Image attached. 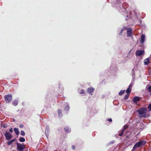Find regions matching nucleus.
I'll return each instance as SVG.
<instances>
[{
  "instance_id": "f257e3e1",
  "label": "nucleus",
  "mask_w": 151,
  "mask_h": 151,
  "mask_svg": "<svg viewBox=\"0 0 151 151\" xmlns=\"http://www.w3.org/2000/svg\"><path fill=\"white\" fill-rule=\"evenodd\" d=\"M146 109L143 108L138 109L137 112L139 114V117L141 118L142 117H146Z\"/></svg>"
},
{
  "instance_id": "f03ea898",
  "label": "nucleus",
  "mask_w": 151,
  "mask_h": 151,
  "mask_svg": "<svg viewBox=\"0 0 151 151\" xmlns=\"http://www.w3.org/2000/svg\"><path fill=\"white\" fill-rule=\"evenodd\" d=\"M17 149L19 151H23L25 148L24 145L23 144H21L19 143H17Z\"/></svg>"
},
{
  "instance_id": "7ed1b4c3",
  "label": "nucleus",
  "mask_w": 151,
  "mask_h": 151,
  "mask_svg": "<svg viewBox=\"0 0 151 151\" xmlns=\"http://www.w3.org/2000/svg\"><path fill=\"white\" fill-rule=\"evenodd\" d=\"M4 98L7 103H9L12 99V96L11 94H8L5 96Z\"/></svg>"
},
{
  "instance_id": "20e7f679",
  "label": "nucleus",
  "mask_w": 151,
  "mask_h": 151,
  "mask_svg": "<svg viewBox=\"0 0 151 151\" xmlns=\"http://www.w3.org/2000/svg\"><path fill=\"white\" fill-rule=\"evenodd\" d=\"M70 109L69 104L68 102H65L64 104V109L65 111H68Z\"/></svg>"
},
{
  "instance_id": "39448f33",
  "label": "nucleus",
  "mask_w": 151,
  "mask_h": 151,
  "mask_svg": "<svg viewBox=\"0 0 151 151\" xmlns=\"http://www.w3.org/2000/svg\"><path fill=\"white\" fill-rule=\"evenodd\" d=\"M4 135L6 137V139L7 140H9L12 138V134L8 132H6Z\"/></svg>"
},
{
  "instance_id": "423d86ee",
  "label": "nucleus",
  "mask_w": 151,
  "mask_h": 151,
  "mask_svg": "<svg viewBox=\"0 0 151 151\" xmlns=\"http://www.w3.org/2000/svg\"><path fill=\"white\" fill-rule=\"evenodd\" d=\"M127 37H130L132 35V29L130 28L127 29Z\"/></svg>"
},
{
  "instance_id": "0eeeda50",
  "label": "nucleus",
  "mask_w": 151,
  "mask_h": 151,
  "mask_svg": "<svg viewBox=\"0 0 151 151\" xmlns=\"http://www.w3.org/2000/svg\"><path fill=\"white\" fill-rule=\"evenodd\" d=\"M144 51L142 50L137 51L136 54L137 56H140L144 53Z\"/></svg>"
},
{
  "instance_id": "6e6552de",
  "label": "nucleus",
  "mask_w": 151,
  "mask_h": 151,
  "mask_svg": "<svg viewBox=\"0 0 151 151\" xmlns=\"http://www.w3.org/2000/svg\"><path fill=\"white\" fill-rule=\"evenodd\" d=\"M140 100V98L138 96H135L132 99V100L135 104L136 102Z\"/></svg>"
},
{
  "instance_id": "1a4fd4ad",
  "label": "nucleus",
  "mask_w": 151,
  "mask_h": 151,
  "mask_svg": "<svg viewBox=\"0 0 151 151\" xmlns=\"http://www.w3.org/2000/svg\"><path fill=\"white\" fill-rule=\"evenodd\" d=\"M145 36L144 35H142L141 37L140 42L141 44H143L145 41Z\"/></svg>"
},
{
  "instance_id": "9d476101",
  "label": "nucleus",
  "mask_w": 151,
  "mask_h": 151,
  "mask_svg": "<svg viewBox=\"0 0 151 151\" xmlns=\"http://www.w3.org/2000/svg\"><path fill=\"white\" fill-rule=\"evenodd\" d=\"M138 142L140 147L144 146L146 142V141L144 140H141Z\"/></svg>"
},
{
  "instance_id": "9b49d317",
  "label": "nucleus",
  "mask_w": 151,
  "mask_h": 151,
  "mask_svg": "<svg viewBox=\"0 0 151 151\" xmlns=\"http://www.w3.org/2000/svg\"><path fill=\"white\" fill-rule=\"evenodd\" d=\"M140 147L138 142L136 143L134 146L132 150H134L135 149L138 148Z\"/></svg>"
},
{
  "instance_id": "f8f14e48",
  "label": "nucleus",
  "mask_w": 151,
  "mask_h": 151,
  "mask_svg": "<svg viewBox=\"0 0 151 151\" xmlns=\"http://www.w3.org/2000/svg\"><path fill=\"white\" fill-rule=\"evenodd\" d=\"M94 89L93 88H88L87 91L88 93H91L94 91Z\"/></svg>"
},
{
  "instance_id": "ddd939ff",
  "label": "nucleus",
  "mask_w": 151,
  "mask_h": 151,
  "mask_svg": "<svg viewBox=\"0 0 151 151\" xmlns=\"http://www.w3.org/2000/svg\"><path fill=\"white\" fill-rule=\"evenodd\" d=\"M58 116L59 117H61L63 115L62 110L60 109H59L58 110Z\"/></svg>"
},
{
  "instance_id": "4468645a",
  "label": "nucleus",
  "mask_w": 151,
  "mask_h": 151,
  "mask_svg": "<svg viewBox=\"0 0 151 151\" xmlns=\"http://www.w3.org/2000/svg\"><path fill=\"white\" fill-rule=\"evenodd\" d=\"M134 12V15H132V14H131L130 15V17L132 19H135L137 18V16L136 14L134 12Z\"/></svg>"
},
{
  "instance_id": "2eb2a0df",
  "label": "nucleus",
  "mask_w": 151,
  "mask_h": 151,
  "mask_svg": "<svg viewBox=\"0 0 151 151\" xmlns=\"http://www.w3.org/2000/svg\"><path fill=\"white\" fill-rule=\"evenodd\" d=\"M64 130L67 133H70L71 131V129L70 128H68V127H66L64 128Z\"/></svg>"
},
{
  "instance_id": "dca6fc26",
  "label": "nucleus",
  "mask_w": 151,
  "mask_h": 151,
  "mask_svg": "<svg viewBox=\"0 0 151 151\" xmlns=\"http://www.w3.org/2000/svg\"><path fill=\"white\" fill-rule=\"evenodd\" d=\"M150 61V59L149 58H147L145 59L144 60V63L145 65H147L148 64Z\"/></svg>"
},
{
  "instance_id": "f3484780",
  "label": "nucleus",
  "mask_w": 151,
  "mask_h": 151,
  "mask_svg": "<svg viewBox=\"0 0 151 151\" xmlns=\"http://www.w3.org/2000/svg\"><path fill=\"white\" fill-rule=\"evenodd\" d=\"M18 104V101L17 100H14L12 103V104L14 106H16Z\"/></svg>"
},
{
  "instance_id": "a211bd4d",
  "label": "nucleus",
  "mask_w": 151,
  "mask_h": 151,
  "mask_svg": "<svg viewBox=\"0 0 151 151\" xmlns=\"http://www.w3.org/2000/svg\"><path fill=\"white\" fill-rule=\"evenodd\" d=\"M14 130L17 135H18L19 134V132L18 129L17 128H14Z\"/></svg>"
},
{
  "instance_id": "6ab92c4d",
  "label": "nucleus",
  "mask_w": 151,
  "mask_h": 151,
  "mask_svg": "<svg viewBox=\"0 0 151 151\" xmlns=\"http://www.w3.org/2000/svg\"><path fill=\"white\" fill-rule=\"evenodd\" d=\"M126 27H124L121 29L120 32L119 34V35H122V33L123 32L124 30H126Z\"/></svg>"
},
{
  "instance_id": "aec40b11",
  "label": "nucleus",
  "mask_w": 151,
  "mask_h": 151,
  "mask_svg": "<svg viewBox=\"0 0 151 151\" xmlns=\"http://www.w3.org/2000/svg\"><path fill=\"white\" fill-rule=\"evenodd\" d=\"M50 128L49 127L47 126L45 130V133L49 134Z\"/></svg>"
},
{
  "instance_id": "412c9836",
  "label": "nucleus",
  "mask_w": 151,
  "mask_h": 151,
  "mask_svg": "<svg viewBox=\"0 0 151 151\" xmlns=\"http://www.w3.org/2000/svg\"><path fill=\"white\" fill-rule=\"evenodd\" d=\"M19 141L21 142H23L25 141V139L23 137H21L20 138Z\"/></svg>"
},
{
  "instance_id": "4be33fe9",
  "label": "nucleus",
  "mask_w": 151,
  "mask_h": 151,
  "mask_svg": "<svg viewBox=\"0 0 151 151\" xmlns=\"http://www.w3.org/2000/svg\"><path fill=\"white\" fill-rule=\"evenodd\" d=\"M125 90H124L123 91H121L120 92H119V96H122V95L123 93L125 92Z\"/></svg>"
},
{
  "instance_id": "5701e85b",
  "label": "nucleus",
  "mask_w": 151,
  "mask_h": 151,
  "mask_svg": "<svg viewBox=\"0 0 151 151\" xmlns=\"http://www.w3.org/2000/svg\"><path fill=\"white\" fill-rule=\"evenodd\" d=\"M131 89L129 88H128L126 90V93L127 94H129L131 92Z\"/></svg>"
},
{
  "instance_id": "b1692460",
  "label": "nucleus",
  "mask_w": 151,
  "mask_h": 151,
  "mask_svg": "<svg viewBox=\"0 0 151 151\" xmlns=\"http://www.w3.org/2000/svg\"><path fill=\"white\" fill-rule=\"evenodd\" d=\"M20 134L23 136H24L25 134L24 132L23 131H21Z\"/></svg>"
},
{
  "instance_id": "393cba45",
  "label": "nucleus",
  "mask_w": 151,
  "mask_h": 151,
  "mask_svg": "<svg viewBox=\"0 0 151 151\" xmlns=\"http://www.w3.org/2000/svg\"><path fill=\"white\" fill-rule=\"evenodd\" d=\"M128 128V126L127 125L124 126V128L122 130H123V131H124L125 130L127 129Z\"/></svg>"
},
{
  "instance_id": "a878e982",
  "label": "nucleus",
  "mask_w": 151,
  "mask_h": 151,
  "mask_svg": "<svg viewBox=\"0 0 151 151\" xmlns=\"http://www.w3.org/2000/svg\"><path fill=\"white\" fill-rule=\"evenodd\" d=\"M129 94H127V95H126L125 96H124V99H127L129 97Z\"/></svg>"
},
{
  "instance_id": "bb28decb",
  "label": "nucleus",
  "mask_w": 151,
  "mask_h": 151,
  "mask_svg": "<svg viewBox=\"0 0 151 151\" xmlns=\"http://www.w3.org/2000/svg\"><path fill=\"white\" fill-rule=\"evenodd\" d=\"M124 132V131H123V130H122L121 131V132H120L119 134V136L121 137L122 135L123 134Z\"/></svg>"
},
{
  "instance_id": "cd10ccee",
  "label": "nucleus",
  "mask_w": 151,
  "mask_h": 151,
  "mask_svg": "<svg viewBox=\"0 0 151 151\" xmlns=\"http://www.w3.org/2000/svg\"><path fill=\"white\" fill-rule=\"evenodd\" d=\"M133 84V83H131L129 84L128 88H129L131 89L132 87Z\"/></svg>"
},
{
  "instance_id": "c85d7f7f",
  "label": "nucleus",
  "mask_w": 151,
  "mask_h": 151,
  "mask_svg": "<svg viewBox=\"0 0 151 151\" xmlns=\"http://www.w3.org/2000/svg\"><path fill=\"white\" fill-rule=\"evenodd\" d=\"M134 68L132 69V76H133L134 75Z\"/></svg>"
},
{
  "instance_id": "c756f323",
  "label": "nucleus",
  "mask_w": 151,
  "mask_h": 151,
  "mask_svg": "<svg viewBox=\"0 0 151 151\" xmlns=\"http://www.w3.org/2000/svg\"><path fill=\"white\" fill-rule=\"evenodd\" d=\"M148 89L149 92H151V86H148Z\"/></svg>"
},
{
  "instance_id": "7c9ffc66",
  "label": "nucleus",
  "mask_w": 151,
  "mask_h": 151,
  "mask_svg": "<svg viewBox=\"0 0 151 151\" xmlns=\"http://www.w3.org/2000/svg\"><path fill=\"white\" fill-rule=\"evenodd\" d=\"M12 143V141H9L7 142V144L8 145H9L11 144Z\"/></svg>"
},
{
  "instance_id": "2f4dec72",
  "label": "nucleus",
  "mask_w": 151,
  "mask_h": 151,
  "mask_svg": "<svg viewBox=\"0 0 151 151\" xmlns=\"http://www.w3.org/2000/svg\"><path fill=\"white\" fill-rule=\"evenodd\" d=\"M79 93L81 94L83 93H84V91L83 90H80V91L79 92Z\"/></svg>"
},
{
  "instance_id": "473e14b6",
  "label": "nucleus",
  "mask_w": 151,
  "mask_h": 151,
  "mask_svg": "<svg viewBox=\"0 0 151 151\" xmlns=\"http://www.w3.org/2000/svg\"><path fill=\"white\" fill-rule=\"evenodd\" d=\"M148 108L151 110V103L148 106Z\"/></svg>"
},
{
  "instance_id": "72a5a7b5",
  "label": "nucleus",
  "mask_w": 151,
  "mask_h": 151,
  "mask_svg": "<svg viewBox=\"0 0 151 151\" xmlns=\"http://www.w3.org/2000/svg\"><path fill=\"white\" fill-rule=\"evenodd\" d=\"M23 127H24V125H23L22 124H20L19 126V127L21 128H22Z\"/></svg>"
},
{
  "instance_id": "f704fd0d",
  "label": "nucleus",
  "mask_w": 151,
  "mask_h": 151,
  "mask_svg": "<svg viewBox=\"0 0 151 151\" xmlns=\"http://www.w3.org/2000/svg\"><path fill=\"white\" fill-rule=\"evenodd\" d=\"M46 135L47 138H48L49 136V134L48 133H45Z\"/></svg>"
},
{
  "instance_id": "c9c22d12",
  "label": "nucleus",
  "mask_w": 151,
  "mask_h": 151,
  "mask_svg": "<svg viewBox=\"0 0 151 151\" xmlns=\"http://www.w3.org/2000/svg\"><path fill=\"white\" fill-rule=\"evenodd\" d=\"M72 148L73 150H74L75 149V147L74 145H73L72 147Z\"/></svg>"
},
{
  "instance_id": "e433bc0d",
  "label": "nucleus",
  "mask_w": 151,
  "mask_h": 151,
  "mask_svg": "<svg viewBox=\"0 0 151 151\" xmlns=\"http://www.w3.org/2000/svg\"><path fill=\"white\" fill-rule=\"evenodd\" d=\"M108 121H109L110 122H112V119L111 118H110L108 119Z\"/></svg>"
},
{
  "instance_id": "4c0bfd02",
  "label": "nucleus",
  "mask_w": 151,
  "mask_h": 151,
  "mask_svg": "<svg viewBox=\"0 0 151 151\" xmlns=\"http://www.w3.org/2000/svg\"><path fill=\"white\" fill-rule=\"evenodd\" d=\"M9 131L11 133H12L13 132V131L12 128H11L10 129Z\"/></svg>"
},
{
  "instance_id": "58836bf2",
  "label": "nucleus",
  "mask_w": 151,
  "mask_h": 151,
  "mask_svg": "<svg viewBox=\"0 0 151 151\" xmlns=\"http://www.w3.org/2000/svg\"><path fill=\"white\" fill-rule=\"evenodd\" d=\"M6 127H7V125H5V126H4V127H5V128Z\"/></svg>"
},
{
  "instance_id": "ea45409f",
  "label": "nucleus",
  "mask_w": 151,
  "mask_h": 151,
  "mask_svg": "<svg viewBox=\"0 0 151 151\" xmlns=\"http://www.w3.org/2000/svg\"><path fill=\"white\" fill-rule=\"evenodd\" d=\"M14 141V139H13L12 140H11V141H12V142Z\"/></svg>"
},
{
  "instance_id": "a19ab883",
  "label": "nucleus",
  "mask_w": 151,
  "mask_h": 151,
  "mask_svg": "<svg viewBox=\"0 0 151 151\" xmlns=\"http://www.w3.org/2000/svg\"><path fill=\"white\" fill-rule=\"evenodd\" d=\"M126 17H129V16H126Z\"/></svg>"
},
{
  "instance_id": "79ce46f5",
  "label": "nucleus",
  "mask_w": 151,
  "mask_h": 151,
  "mask_svg": "<svg viewBox=\"0 0 151 151\" xmlns=\"http://www.w3.org/2000/svg\"><path fill=\"white\" fill-rule=\"evenodd\" d=\"M126 20H127V18H126Z\"/></svg>"
},
{
  "instance_id": "37998d69",
  "label": "nucleus",
  "mask_w": 151,
  "mask_h": 151,
  "mask_svg": "<svg viewBox=\"0 0 151 151\" xmlns=\"http://www.w3.org/2000/svg\"><path fill=\"white\" fill-rule=\"evenodd\" d=\"M150 57H151V55H150Z\"/></svg>"
},
{
  "instance_id": "c03bdc74",
  "label": "nucleus",
  "mask_w": 151,
  "mask_h": 151,
  "mask_svg": "<svg viewBox=\"0 0 151 151\" xmlns=\"http://www.w3.org/2000/svg\"><path fill=\"white\" fill-rule=\"evenodd\" d=\"M1 104V103H0V105Z\"/></svg>"
}]
</instances>
